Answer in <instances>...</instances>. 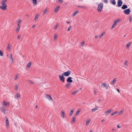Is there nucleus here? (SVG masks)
Listing matches in <instances>:
<instances>
[{"label": "nucleus", "instance_id": "obj_19", "mask_svg": "<svg viewBox=\"0 0 132 132\" xmlns=\"http://www.w3.org/2000/svg\"><path fill=\"white\" fill-rule=\"evenodd\" d=\"M60 8V7L58 6L56 7L54 11L56 12H57L59 10Z\"/></svg>", "mask_w": 132, "mask_h": 132}, {"label": "nucleus", "instance_id": "obj_11", "mask_svg": "<svg viewBox=\"0 0 132 132\" xmlns=\"http://www.w3.org/2000/svg\"><path fill=\"white\" fill-rule=\"evenodd\" d=\"M72 78L71 77H69L67 79V81L68 82L71 83L72 82V80L71 79Z\"/></svg>", "mask_w": 132, "mask_h": 132}, {"label": "nucleus", "instance_id": "obj_63", "mask_svg": "<svg viewBox=\"0 0 132 132\" xmlns=\"http://www.w3.org/2000/svg\"><path fill=\"white\" fill-rule=\"evenodd\" d=\"M98 101H99V102H100L101 101V100H98Z\"/></svg>", "mask_w": 132, "mask_h": 132}, {"label": "nucleus", "instance_id": "obj_23", "mask_svg": "<svg viewBox=\"0 0 132 132\" xmlns=\"http://www.w3.org/2000/svg\"><path fill=\"white\" fill-rule=\"evenodd\" d=\"M38 17H39V16H38V14H36V16H35V21H37L38 19Z\"/></svg>", "mask_w": 132, "mask_h": 132}, {"label": "nucleus", "instance_id": "obj_52", "mask_svg": "<svg viewBox=\"0 0 132 132\" xmlns=\"http://www.w3.org/2000/svg\"><path fill=\"white\" fill-rule=\"evenodd\" d=\"M21 21H21V20L19 19V20H18V23H20L21 22Z\"/></svg>", "mask_w": 132, "mask_h": 132}, {"label": "nucleus", "instance_id": "obj_40", "mask_svg": "<svg viewBox=\"0 0 132 132\" xmlns=\"http://www.w3.org/2000/svg\"><path fill=\"white\" fill-rule=\"evenodd\" d=\"M85 42L84 41H83L81 43V45L83 47L84 46L85 44Z\"/></svg>", "mask_w": 132, "mask_h": 132}, {"label": "nucleus", "instance_id": "obj_3", "mask_svg": "<svg viewBox=\"0 0 132 132\" xmlns=\"http://www.w3.org/2000/svg\"><path fill=\"white\" fill-rule=\"evenodd\" d=\"M71 71L68 70L67 71L64 72L62 74L65 76L68 77L71 74Z\"/></svg>", "mask_w": 132, "mask_h": 132}, {"label": "nucleus", "instance_id": "obj_29", "mask_svg": "<svg viewBox=\"0 0 132 132\" xmlns=\"http://www.w3.org/2000/svg\"><path fill=\"white\" fill-rule=\"evenodd\" d=\"M71 84L70 83H68L65 86L67 88L69 87L71 85Z\"/></svg>", "mask_w": 132, "mask_h": 132}, {"label": "nucleus", "instance_id": "obj_33", "mask_svg": "<svg viewBox=\"0 0 132 132\" xmlns=\"http://www.w3.org/2000/svg\"><path fill=\"white\" fill-rule=\"evenodd\" d=\"M77 7H80L81 8H86V7L85 6H79V5H77Z\"/></svg>", "mask_w": 132, "mask_h": 132}, {"label": "nucleus", "instance_id": "obj_53", "mask_svg": "<svg viewBox=\"0 0 132 132\" xmlns=\"http://www.w3.org/2000/svg\"><path fill=\"white\" fill-rule=\"evenodd\" d=\"M108 0H104V2L106 3V4L108 3Z\"/></svg>", "mask_w": 132, "mask_h": 132}, {"label": "nucleus", "instance_id": "obj_47", "mask_svg": "<svg viewBox=\"0 0 132 132\" xmlns=\"http://www.w3.org/2000/svg\"><path fill=\"white\" fill-rule=\"evenodd\" d=\"M129 20L131 21L132 20V17L131 15H130L129 16Z\"/></svg>", "mask_w": 132, "mask_h": 132}, {"label": "nucleus", "instance_id": "obj_59", "mask_svg": "<svg viewBox=\"0 0 132 132\" xmlns=\"http://www.w3.org/2000/svg\"><path fill=\"white\" fill-rule=\"evenodd\" d=\"M10 59L11 60H12V61H13V59L12 58V57H11L10 58Z\"/></svg>", "mask_w": 132, "mask_h": 132}, {"label": "nucleus", "instance_id": "obj_41", "mask_svg": "<svg viewBox=\"0 0 132 132\" xmlns=\"http://www.w3.org/2000/svg\"><path fill=\"white\" fill-rule=\"evenodd\" d=\"M97 108H94L92 109V111L93 112H94L96 110H97Z\"/></svg>", "mask_w": 132, "mask_h": 132}, {"label": "nucleus", "instance_id": "obj_35", "mask_svg": "<svg viewBox=\"0 0 132 132\" xmlns=\"http://www.w3.org/2000/svg\"><path fill=\"white\" fill-rule=\"evenodd\" d=\"M78 92V90H75L73 91L72 93V94L74 95L76 94V93H77Z\"/></svg>", "mask_w": 132, "mask_h": 132}, {"label": "nucleus", "instance_id": "obj_25", "mask_svg": "<svg viewBox=\"0 0 132 132\" xmlns=\"http://www.w3.org/2000/svg\"><path fill=\"white\" fill-rule=\"evenodd\" d=\"M1 110L4 113V114H5V109L4 108H0Z\"/></svg>", "mask_w": 132, "mask_h": 132}, {"label": "nucleus", "instance_id": "obj_36", "mask_svg": "<svg viewBox=\"0 0 132 132\" xmlns=\"http://www.w3.org/2000/svg\"><path fill=\"white\" fill-rule=\"evenodd\" d=\"M76 119V118H75L74 116L73 117L72 120V121L74 123L75 122V121Z\"/></svg>", "mask_w": 132, "mask_h": 132}, {"label": "nucleus", "instance_id": "obj_24", "mask_svg": "<svg viewBox=\"0 0 132 132\" xmlns=\"http://www.w3.org/2000/svg\"><path fill=\"white\" fill-rule=\"evenodd\" d=\"M7 1V0H3L1 3H2V4H5V3Z\"/></svg>", "mask_w": 132, "mask_h": 132}, {"label": "nucleus", "instance_id": "obj_56", "mask_svg": "<svg viewBox=\"0 0 132 132\" xmlns=\"http://www.w3.org/2000/svg\"><path fill=\"white\" fill-rule=\"evenodd\" d=\"M98 35H96V36L95 37V38H98Z\"/></svg>", "mask_w": 132, "mask_h": 132}, {"label": "nucleus", "instance_id": "obj_18", "mask_svg": "<svg viewBox=\"0 0 132 132\" xmlns=\"http://www.w3.org/2000/svg\"><path fill=\"white\" fill-rule=\"evenodd\" d=\"M111 3L113 5H115L116 4L115 0H110Z\"/></svg>", "mask_w": 132, "mask_h": 132}, {"label": "nucleus", "instance_id": "obj_54", "mask_svg": "<svg viewBox=\"0 0 132 132\" xmlns=\"http://www.w3.org/2000/svg\"><path fill=\"white\" fill-rule=\"evenodd\" d=\"M117 127L118 128H120V127L119 125H118L117 126Z\"/></svg>", "mask_w": 132, "mask_h": 132}, {"label": "nucleus", "instance_id": "obj_26", "mask_svg": "<svg viewBox=\"0 0 132 132\" xmlns=\"http://www.w3.org/2000/svg\"><path fill=\"white\" fill-rule=\"evenodd\" d=\"M78 13V11H75L73 14V16H75Z\"/></svg>", "mask_w": 132, "mask_h": 132}, {"label": "nucleus", "instance_id": "obj_6", "mask_svg": "<svg viewBox=\"0 0 132 132\" xmlns=\"http://www.w3.org/2000/svg\"><path fill=\"white\" fill-rule=\"evenodd\" d=\"M130 11V10L129 9H126L124 11V13L126 15L129 14Z\"/></svg>", "mask_w": 132, "mask_h": 132}, {"label": "nucleus", "instance_id": "obj_64", "mask_svg": "<svg viewBox=\"0 0 132 132\" xmlns=\"http://www.w3.org/2000/svg\"><path fill=\"white\" fill-rule=\"evenodd\" d=\"M90 132H93V131L92 130H90Z\"/></svg>", "mask_w": 132, "mask_h": 132}, {"label": "nucleus", "instance_id": "obj_60", "mask_svg": "<svg viewBox=\"0 0 132 132\" xmlns=\"http://www.w3.org/2000/svg\"><path fill=\"white\" fill-rule=\"evenodd\" d=\"M18 27H20V25L19 24V23H18Z\"/></svg>", "mask_w": 132, "mask_h": 132}, {"label": "nucleus", "instance_id": "obj_57", "mask_svg": "<svg viewBox=\"0 0 132 132\" xmlns=\"http://www.w3.org/2000/svg\"><path fill=\"white\" fill-rule=\"evenodd\" d=\"M117 90L119 93H120V91L118 89H117Z\"/></svg>", "mask_w": 132, "mask_h": 132}, {"label": "nucleus", "instance_id": "obj_15", "mask_svg": "<svg viewBox=\"0 0 132 132\" xmlns=\"http://www.w3.org/2000/svg\"><path fill=\"white\" fill-rule=\"evenodd\" d=\"M101 86H103L106 89L108 88V87L107 85L105 83H102L101 84Z\"/></svg>", "mask_w": 132, "mask_h": 132}, {"label": "nucleus", "instance_id": "obj_4", "mask_svg": "<svg viewBox=\"0 0 132 132\" xmlns=\"http://www.w3.org/2000/svg\"><path fill=\"white\" fill-rule=\"evenodd\" d=\"M0 9L2 10H5L7 9V5L5 4H2V6H0Z\"/></svg>", "mask_w": 132, "mask_h": 132}, {"label": "nucleus", "instance_id": "obj_51", "mask_svg": "<svg viewBox=\"0 0 132 132\" xmlns=\"http://www.w3.org/2000/svg\"><path fill=\"white\" fill-rule=\"evenodd\" d=\"M18 77L17 75H16L15 77V80H16L17 78H18Z\"/></svg>", "mask_w": 132, "mask_h": 132}, {"label": "nucleus", "instance_id": "obj_61", "mask_svg": "<svg viewBox=\"0 0 132 132\" xmlns=\"http://www.w3.org/2000/svg\"><path fill=\"white\" fill-rule=\"evenodd\" d=\"M67 23L69 24L70 23V21H67Z\"/></svg>", "mask_w": 132, "mask_h": 132}, {"label": "nucleus", "instance_id": "obj_2", "mask_svg": "<svg viewBox=\"0 0 132 132\" xmlns=\"http://www.w3.org/2000/svg\"><path fill=\"white\" fill-rule=\"evenodd\" d=\"M103 5L102 3H101L98 4L97 10L99 12H101L102 9L103 7Z\"/></svg>", "mask_w": 132, "mask_h": 132}, {"label": "nucleus", "instance_id": "obj_49", "mask_svg": "<svg viewBox=\"0 0 132 132\" xmlns=\"http://www.w3.org/2000/svg\"><path fill=\"white\" fill-rule=\"evenodd\" d=\"M47 8H46V9H45L44 10V12H43L44 14L46 13L47 12Z\"/></svg>", "mask_w": 132, "mask_h": 132}, {"label": "nucleus", "instance_id": "obj_42", "mask_svg": "<svg viewBox=\"0 0 132 132\" xmlns=\"http://www.w3.org/2000/svg\"><path fill=\"white\" fill-rule=\"evenodd\" d=\"M105 34V32H103L102 34H101V35L100 36V38H101L102 37L103 35L104 34Z\"/></svg>", "mask_w": 132, "mask_h": 132}, {"label": "nucleus", "instance_id": "obj_38", "mask_svg": "<svg viewBox=\"0 0 132 132\" xmlns=\"http://www.w3.org/2000/svg\"><path fill=\"white\" fill-rule=\"evenodd\" d=\"M117 112H118L117 111L114 112H113V113H112L111 114V116H112L114 115H115L117 113Z\"/></svg>", "mask_w": 132, "mask_h": 132}, {"label": "nucleus", "instance_id": "obj_16", "mask_svg": "<svg viewBox=\"0 0 132 132\" xmlns=\"http://www.w3.org/2000/svg\"><path fill=\"white\" fill-rule=\"evenodd\" d=\"M65 113L64 111L62 110L61 112V116L62 118H64V117Z\"/></svg>", "mask_w": 132, "mask_h": 132}, {"label": "nucleus", "instance_id": "obj_55", "mask_svg": "<svg viewBox=\"0 0 132 132\" xmlns=\"http://www.w3.org/2000/svg\"><path fill=\"white\" fill-rule=\"evenodd\" d=\"M94 93L95 94H96V90H94Z\"/></svg>", "mask_w": 132, "mask_h": 132}, {"label": "nucleus", "instance_id": "obj_20", "mask_svg": "<svg viewBox=\"0 0 132 132\" xmlns=\"http://www.w3.org/2000/svg\"><path fill=\"white\" fill-rule=\"evenodd\" d=\"M128 7V6L126 5H123L122 6L121 8L123 9H125Z\"/></svg>", "mask_w": 132, "mask_h": 132}, {"label": "nucleus", "instance_id": "obj_62", "mask_svg": "<svg viewBox=\"0 0 132 132\" xmlns=\"http://www.w3.org/2000/svg\"><path fill=\"white\" fill-rule=\"evenodd\" d=\"M35 25H34L32 26V28H34V27H35Z\"/></svg>", "mask_w": 132, "mask_h": 132}, {"label": "nucleus", "instance_id": "obj_32", "mask_svg": "<svg viewBox=\"0 0 132 132\" xmlns=\"http://www.w3.org/2000/svg\"><path fill=\"white\" fill-rule=\"evenodd\" d=\"M127 63L128 61L127 60L125 61L124 64V65L126 66H128V65L127 64Z\"/></svg>", "mask_w": 132, "mask_h": 132}, {"label": "nucleus", "instance_id": "obj_43", "mask_svg": "<svg viewBox=\"0 0 132 132\" xmlns=\"http://www.w3.org/2000/svg\"><path fill=\"white\" fill-rule=\"evenodd\" d=\"M37 0H32L33 3L35 4H36L37 3Z\"/></svg>", "mask_w": 132, "mask_h": 132}, {"label": "nucleus", "instance_id": "obj_12", "mask_svg": "<svg viewBox=\"0 0 132 132\" xmlns=\"http://www.w3.org/2000/svg\"><path fill=\"white\" fill-rule=\"evenodd\" d=\"M20 97V95L18 93L16 94L14 96L15 98L18 99H19Z\"/></svg>", "mask_w": 132, "mask_h": 132}, {"label": "nucleus", "instance_id": "obj_48", "mask_svg": "<svg viewBox=\"0 0 132 132\" xmlns=\"http://www.w3.org/2000/svg\"><path fill=\"white\" fill-rule=\"evenodd\" d=\"M0 55L2 56L3 55V53L2 52V51L1 50H0Z\"/></svg>", "mask_w": 132, "mask_h": 132}, {"label": "nucleus", "instance_id": "obj_7", "mask_svg": "<svg viewBox=\"0 0 132 132\" xmlns=\"http://www.w3.org/2000/svg\"><path fill=\"white\" fill-rule=\"evenodd\" d=\"M123 4V2L121 0H118L117 2L118 6L119 7H120Z\"/></svg>", "mask_w": 132, "mask_h": 132}, {"label": "nucleus", "instance_id": "obj_13", "mask_svg": "<svg viewBox=\"0 0 132 132\" xmlns=\"http://www.w3.org/2000/svg\"><path fill=\"white\" fill-rule=\"evenodd\" d=\"M9 103L8 102L7 103L6 102L4 101L3 102V106H6L7 105H9Z\"/></svg>", "mask_w": 132, "mask_h": 132}, {"label": "nucleus", "instance_id": "obj_58", "mask_svg": "<svg viewBox=\"0 0 132 132\" xmlns=\"http://www.w3.org/2000/svg\"><path fill=\"white\" fill-rule=\"evenodd\" d=\"M104 121H105V120L104 119H103L101 120V122H103Z\"/></svg>", "mask_w": 132, "mask_h": 132}, {"label": "nucleus", "instance_id": "obj_37", "mask_svg": "<svg viewBox=\"0 0 132 132\" xmlns=\"http://www.w3.org/2000/svg\"><path fill=\"white\" fill-rule=\"evenodd\" d=\"M20 27H17L16 29V32H18L20 30Z\"/></svg>", "mask_w": 132, "mask_h": 132}, {"label": "nucleus", "instance_id": "obj_31", "mask_svg": "<svg viewBox=\"0 0 132 132\" xmlns=\"http://www.w3.org/2000/svg\"><path fill=\"white\" fill-rule=\"evenodd\" d=\"M59 25V24L58 23H57L56 25V26L54 27V29H56L58 27V26Z\"/></svg>", "mask_w": 132, "mask_h": 132}, {"label": "nucleus", "instance_id": "obj_44", "mask_svg": "<svg viewBox=\"0 0 132 132\" xmlns=\"http://www.w3.org/2000/svg\"><path fill=\"white\" fill-rule=\"evenodd\" d=\"M18 88V85L17 84H16L15 86V89L16 90H17Z\"/></svg>", "mask_w": 132, "mask_h": 132}, {"label": "nucleus", "instance_id": "obj_21", "mask_svg": "<svg viewBox=\"0 0 132 132\" xmlns=\"http://www.w3.org/2000/svg\"><path fill=\"white\" fill-rule=\"evenodd\" d=\"M131 44V42H130L127 43V44L126 45V48H129Z\"/></svg>", "mask_w": 132, "mask_h": 132}, {"label": "nucleus", "instance_id": "obj_10", "mask_svg": "<svg viewBox=\"0 0 132 132\" xmlns=\"http://www.w3.org/2000/svg\"><path fill=\"white\" fill-rule=\"evenodd\" d=\"M45 97L49 101L52 100V99L51 96L49 95L46 94L45 95Z\"/></svg>", "mask_w": 132, "mask_h": 132}, {"label": "nucleus", "instance_id": "obj_22", "mask_svg": "<svg viewBox=\"0 0 132 132\" xmlns=\"http://www.w3.org/2000/svg\"><path fill=\"white\" fill-rule=\"evenodd\" d=\"M81 111V110L80 109H78L77 111L76 112V116H78L79 113L80 112V111Z\"/></svg>", "mask_w": 132, "mask_h": 132}, {"label": "nucleus", "instance_id": "obj_5", "mask_svg": "<svg viewBox=\"0 0 132 132\" xmlns=\"http://www.w3.org/2000/svg\"><path fill=\"white\" fill-rule=\"evenodd\" d=\"M63 76L64 75L62 74V75L59 76V77L60 80L63 82H64L65 78L63 77Z\"/></svg>", "mask_w": 132, "mask_h": 132}, {"label": "nucleus", "instance_id": "obj_17", "mask_svg": "<svg viewBox=\"0 0 132 132\" xmlns=\"http://www.w3.org/2000/svg\"><path fill=\"white\" fill-rule=\"evenodd\" d=\"M116 78H113L112 81L111 82V85L114 84L116 82Z\"/></svg>", "mask_w": 132, "mask_h": 132}, {"label": "nucleus", "instance_id": "obj_50", "mask_svg": "<svg viewBox=\"0 0 132 132\" xmlns=\"http://www.w3.org/2000/svg\"><path fill=\"white\" fill-rule=\"evenodd\" d=\"M21 37V35H19L18 36L17 38L18 39H20Z\"/></svg>", "mask_w": 132, "mask_h": 132}, {"label": "nucleus", "instance_id": "obj_45", "mask_svg": "<svg viewBox=\"0 0 132 132\" xmlns=\"http://www.w3.org/2000/svg\"><path fill=\"white\" fill-rule=\"evenodd\" d=\"M72 26H70L68 28V31H69L72 28Z\"/></svg>", "mask_w": 132, "mask_h": 132}, {"label": "nucleus", "instance_id": "obj_8", "mask_svg": "<svg viewBox=\"0 0 132 132\" xmlns=\"http://www.w3.org/2000/svg\"><path fill=\"white\" fill-rule=\"evenodd\" d=\"M91 119H90L88 118L86 120L85 125L86 126H88L90 123L91 121Z\"/></svg>", "mask_w": 132, "mask_h": 132}, {"label": "nucleus", "instance_id": "obj_9", "mask_svg": "<svg viewBox=\"0 0 132 132\" xmlns=\"http://www.w3.org/2000/svg\"><path fill=\"white\" fill-rule=\"evenodd\" d=\"M6 120L5 121V124L6 128H8L9 127V121L7 117H6Z\"/></svg>", "mask_w": 132, "mask_h": 132}, {"label": "nucleus", "instance_id": "obj_46", "mask_svg": "<svg viewBox=\"0 0 132 132\" xmlns=\"http://www.w3.org/2000/svg\"><path fill=\"white\" fill-rule=\"evenodd\" d=\"M28 81L31 84H34V82L32 81L31 80H28Z\"/></svg>", "mask_w": 132, "mask_h": 132}, {"label": "nucleus", "instance_id": "obj_1", "mask_svg": "<svg viewBox=\"0 0 132 132\" xmlns=\"http://www.w3.org/2000/svg\"><path fill=\"white\" fill-rule=\"evenodd\" d=\"M121 20L120 18H118L116 20L114 21V23L112 26V28H113L117 25V23L121 21Z\"/></svg>", "mask_w": 132, "mask_h": 132}, {"label": "nucleus", "instance_id": "obj_30", "mask_svg": "<svg viewBox=\"0 0 132 132\" xmlns=\"http://www.w3.org/2000/svg\"><path fill=\"white\" fill-rule=\"evenodd\" d=\"M31 63L30 62H29L27 65V67L28 68H29L31 67Z\"/></svg>", "mask_w": 132, "mask_h": 132}, {"label": "nucleus", "instance_id": "obj_14", "mask_svg": "<svg viewBox=\"0 0 132 132\" xmlns=\"http://www.w3.org/2000/svg\"><path fill=\"white\" fill-rule=\"evenodd\" d=\"M112 112V110L110 109L105 111L104 113L106 115H107Z\"/></svg>", "mask_w": 132, "mask_h": 132}, {"label": "nucleus", "instance_id": "obj_27", "mask_svg": "<svg viewBox=\"0 0 132 132\" xmlns=\"http://www.w3.org/2000/svg\"><path fill=\"white\" fill-rule=\"evenodd\" d=\"M11 46L10 45V44H8L7 46V49L9 51L11 49Z\"/></svg>", "mask_w": 132, "mask_h": 132}, {"label": "nucleus", "instance_id": "obj_28", "mask_svg": "<svg viewBox=\"0 0 132 132\" xmlns=\"http://www.w3.org/2000/svg\"><path fill=\"white\" fill-rule=\"evenodd\" d=\"M124 111V109H122L121 111H120V112L118 114L120 115H121L122 114L123 112V111Z\"/></svg>", "mask_w": 132, "mask_h": 132}, {"label": "nucleus", "instance_id": "obj_34", "mask_svg": "<svg viewBox=\"0 0 132 132\" xmlns=\"http://www.w3.org/2000/svg\"><path fill=\"white\" fill-rule=\"evenodd\" d=\"M57 37V35L56 34H55L54 36V39L55 40H56Z\"/></svg>", "mask_w": 132, "mask_h": 132}, {"label": "nucleus", "instance_id": "obj_39", "mask_svg": "<svg viewBox=\"0 0 132 132\" xmlns=\"http://www.w3.org/2000/svg\"><path fill=\"white\" fill-rule=\"evenodd\" d=\"M73 111L72 110H71L70 112L69 115L70 116H71L73 113Z\"/></svg>", "mask_w": 132, "mask_h": 132}]
</instances>
